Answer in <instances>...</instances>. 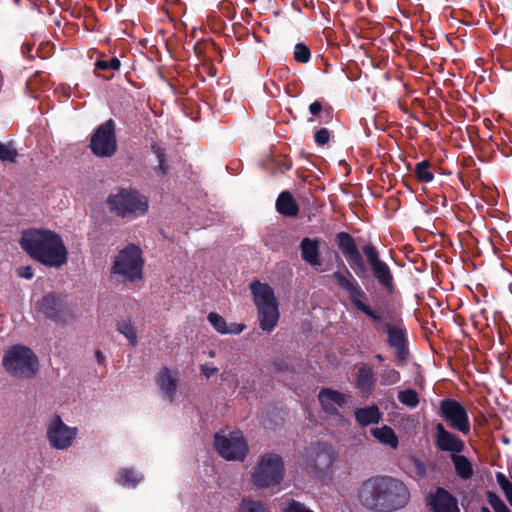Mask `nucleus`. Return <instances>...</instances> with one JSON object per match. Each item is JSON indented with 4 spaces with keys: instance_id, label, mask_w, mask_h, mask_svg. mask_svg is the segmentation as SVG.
<instances>
[{
    "instance_id": "a878e982",
    "label": "nucleus",
    "mask_w": 512,
    "mask_h": 512,
    "mask_svg": "<svg viewBox=\"0 0 512 512\" xmlns=\"http://www.w3.org/2000/svg\"><path fill=\"white\" fill-rule=\"evenodd\" d=\"M371 434L382 444L395 449L398 447V437L389 426H382L371 429Z\"/></svg>"
},
{
    "instance_id": "20e7f679",
    "label": "nucleus",
    "mask_w": 512,
    "mask_h": 512,
    "mask_svg": "<svg viewBox=\"0 0 512 512\" xmlns=\"http://www.w3.org/2000/svg\"><path fill=\"white\" fill-rule=\"evenodd\" d=\"M106 203L111 213L129 220L145 215L149 208L147 197L132 187L111 192Z\"/></svg>"
},
{
    "instance_id": "9d476101",
    "label": "nucleus",
    "mask_w": 512,
    "mask_h": 512,
    "mask_svg": "<svg viewBox=\"0 0 512 512\" xmlns=\"http://www.w3.org/2000/svg\"><path fill=\"white\" fill-rule=\"evenodd\" d=\"M440 416L448 426L464 435L470 432V421L466 409L454 399H444L439 406Z\"/></svg>"
},
{
    "instance_id": "603ef678",
    "label": "nucleus",
    "mask_w": 512,
    "mask_h": 512,
    "mask_svg": "<svg viewBox=\"0 0 512 512\" xmlns=\"http://www.w3.org/2000/svg\"><path fill=\"white\" fill-rule=\"evenodd\" d=\"M376 359H378L379 361H383V357L380 354L376 355Z\"/></svg>"
},
{
    "instance_id": "f3484780",
    "label": "nucleus",
    "mask_w": 512,
    "mask_h": 512,
    "mask_svg": "<svg viewBox=\"0 0 512 512\" xmlns=\"http://www.w3.org/2000/svg\"><path fill=\"white\" fill-rule=\"evenodd\" d=\"M40 310L51 319L61 320L68 311V305L62 297L48 294L43 297Z\"/></svg>"
},
{
    "instance_id": "39448f33",
    "label": "nucleus",
    "mask_w": 512,
    "mask_h": 512,
    "mask_svg": "<svg viewBox=\"0 0 512 512\" xmlns=\"http://www.w3.org/2000/svg\"><path fill=\"white\" fill-rule=\"evenodd\" d=\"M2 364L10 375L23 379L33 377L39 368L35 353L23 345L10 347L3 356Z\"/></svg>"
},
{
    "instance_id": "7c9ffc66",
    "label": "nucleus",
    "mask_w": 512,
    "mask_h": 512,
    "mask_svg": "<svg viewBox=\"0 0 512 512\" xmlns=\"http://www.w3.org/2000/svg\"><path fill=\"white\" fill-rule=\"evenodd\" d=\"M116 329L128 340L131 346L134 347L138 344L137 331L130 319L118 321Z\"/></svg>"
},
{
    "instance_id": "dca6fc26",
    "label": "nucleus",
    "mask_w": 512,
    "mask_h": 512,
    "mask_svg": "<svg viewBox=\"0 0 512 512\" xmlns=\"http://www.w3.org/2000/svg\"><path fill=\"white\" fill-rule=\"evenodd\" d=\"M156 383L162 396L170 402H174L177 393L178 375L168 368L161 369L156 376Z\"/></svg>"
},
{
    "instance_id": "e433bc0d",
    "label": "nucleus",
    "mask_w": 512,
    "mask_h": 512,
    "mask_svg": "<svg viewBox=\"0 0 512 512\" xmlns=\"http://www.w3.org/2000/svg\"><path fill=\"white\" fill-rule=\"evenodd\" d=\"M415 172L417 178L421 182H431L434 178L430 171V163L428 161H422L416 165Z\"/></svg>"
},
{
    "instance_id": "09e8293b",
    "label": "nucleus",
    "mask_w": 512,
    "mask_h": 512,
    "mask_svg": "<svg viewBox=\"0 0 512 512\" xmlns=\"http://www.w3.org/2000/svg\"><path fill=\"white\" fill-rule=\"evenodd\" d=\"M321 109H322V105H321V103H320V102H318V101L313 102V103H312V104H310V106H309V111H310V113H311V114H313V115H317V114H319V113H320V111H321Z\"/></svg>"
},
{
    "instance_id": "cd10ccee",
    "label": "nucleus",
    "mask_w": 512,
    "mask_h": 512,
    "mask_svg": "<svg viewBox=\"0 0 512 512\" xmlns=\"http://www.w3.org/2000/svg\"><path fill=\"white\" fill-rule=\"evenodd\" d=\"M355 417L360 425L368 426L370 424L377 423L381 418V414L378 407L373 405L370 407L357 409L355 411Z\"/></svg>"
},
{
    "instance_id": "6e6552de",
    "label": "nucleus",
    "mask_w": 512,
    "mask_h": 512,
    "mask_svg": "<svg viewBox=\"0 0 512 512\" xmlns=\"http://www.w3.org/2000/svg\"><path fill=\"white\" fill-rule=\"evenodd\" d=\"M46 436L52 448L67 450L76 441L78 428L67 425L59 415H55L47 424Z\"/></svg>"
},
{
    "instance_id": "ddd939ff",
    "label": "nucleus",
    "mask_w": 512,
    "mask_h": 512,
    "mask_svg": "<svg viewBox=\"0 0 512 512\" xmlns=\"http://www.w3.org/2000/svg\"><path fill=\"white\" fill-rule=\"evenodd\" d=\"M434 443L436 448L450 455L460 454L465 449V443L457 435L445 428L442 423L435 426Z\"/></svg>"
},
{
    "instance_id": "3c124183",
    "label": "nucleus",
    "mask_w": 512,
    "mask_h": 512,
    "mask_svg": "<svg viewBox=\"0 0 512 512\" xmlns=\"http://www.w3.org/2000/svg\"><path fill=\"white\" fill-rule=\"evenodd\" d=\"M496 512H510V510L508 509V507L506 506V504L501 507L499 510H497Z\"/></svg>"
},
{
    "instance_id": "72a5a7b5",
    "label": "nucleus",
    "mask_w": 512,
    "mask_h": 512,
    "mask_svg": "<svg viewBox=\"0 0 512 512\" xmlns=\"http://www.w3.org/2000/svg\"><path fill=\"white\" fill-rule=\"evenodd\" d=\"M398 400L410 408L416 407L419 403L418 394L412 389L399 391Z\"/></svg>"
},
{
    "instance_id": "5fc2aeb1",
    "label": "nucleus",
    "mask_w": 512,
    "mask_h": 512,
    "mask_svg": "<svg viewBox=\"0 0 512 512\" xmlns=\"http://www.w3.org/2000/svg\"><path fill=\"white\" fill-rule=\"evenodd\" d=\"M209 355H210L211 357H214V356H215V353H214L213 351H211V352L209 353Z\"/></svg>"
},
{
    "instance_id": "f03ea898",
    "label": "nucleus",
    "mask_w": 512,
    "mask_h": 512,
    "mask_svg": "<svg viewBox=\"0 0 512 512\" xmlns=\"http://www.w3.org/2000/svg\"><path fill=\"white\" fill-rule=\"evenodd\" d=\"M20 244L31 258L45 266L60 268L68 261L67 247L62 237L55 231L45 228L25 230Z\"/></svg>"
},
{
    "instance_id": "4be33fe9",
    "label": "nucleus",
    "mask_w": 512,
    "mask_h": 512,
    "mask_svg": "<svg viewBox=\"0 0 512 512\" xmlns=\"http://www.w3.org/2000/svg\"><path fill=\"white\" fill-rule=\"evenodd\" d=\"M209 323L220 334H240L245 325L240 323L227 324L225 319L216 312H210L207 316Z\"/></svg>"
},
{
    "instance_id": "864d4df0",
    "label": "nucleus",
    "mask_w": 512,
    "mask_h": 512,
    "mask_svg": "<svg viewBox=\"0 0 512 512\" xmlns=\"http://www.w3.org/2000/svg\"><path fill=\"white\" fill-rule=\"evenodd\" d=\"M481 512H491V511H490L488 508L483 507V508L481 509Z\"/></svg>"
},
{
    "instance_id": "412c9836",
    "label": "nucleus",
    "mask_w": 512,
    "mask_h": 512,
    "mask_svg": "<svg viewBox=\"0 0 512 512\" xmlns=\"http://www.w3.org/2000/svg\"><path fill=\"white\" fill-rule=\"evenodd\" d=\"M256 308L277 302L274 290L268 284L254 281L250 285Z\"/></svg>"
},
{
    "instance_id": "49530a36",
    "label": "nucleus",
    "mask_w": 512,
    "mask_h": 512,
    "mask_svg": "<svg viewBox=\"0 0 512 512\" xmlns=\"http://www.w3.org/2000/svg\"><path fill=\"white\" fill-rule=\"evenodd\" d=\"M314 138H315V141L318 144L324 145V144H326L329 141L330 133H329L328 129L321 128L320 130H318L315 133V137Z\"/></svg>"
},
{
    "instance_id": "58836bf2",
    "label": "nucleus",
    "mask_w": 512,
    "mask_h": 512,
    "mask_svg": "<svg viewBox=\"0 0 512 512\" xmlns=\"http://www.w3.org/2000/svg\"><path fill=\"white\" fill-rule=\"evenodd\" d=\"M283 512H314L312 509L307 507L304 503L294 499L287 501L283 508Z\"/></svg>"
},
{
    "instance_id": "8fccbe9b",
    "label": "nucleus",
    "mask_w": 512,
    "mask_h": 512,
    "mask_svg": "<svg viewBox=\"0 0 512 512\" xmlns=\"http://www.w3.org/2000/svg\"><path fill=\"white\" fill-rule=\"evenodd\" d=\"M96 358L98 360L99 363H102L105 359L103 353L101 351H97L96 352Z\"/></svg>"
},
{
    "instance_id": "a211bd4d",
    "label": "nucleus",
    "mask_w": 512,
    "mask_h": 512,
    "mask_svg": "<svg viewBox=\"0 0 512 512\" xmlns=\"http://www.w3.org/2000/svg\"><path fill=\"white\" fill-rule=\"evenodd\" d=\"M388 334V344L395 349L399 359L403 358L405 352V333L401 324L386 323L378 327Z\"/></svg>"
},
{
    "instance_id": "f704fd0d",
    "label": "nucleus",
    "mask_w": 512,
    "mask_h": 512,
    "mask_svg": "<svg viewBox=\"0 0 512 512\" xmlns=\"http://www.w3.org/2000/svg\"><path fill=\"white\" fill-rule=\"evenodd\" d=\"M18 153L12 143H3L0 141V161L15 162Z\"/></svg>"
},
{
    "instance_id": "9b49d317",
    "label": "nucleus",
    "mask_w": 512,
    "mask_h": 512,
    "mask_svg": "<svg viewBox=\"0 0 512 512\" xmlns=\"http://www.w3.org/2000/svg\"><path fill=\"white\" fill-rule=\"evenodd\" d=\"M318 400L326 417H332L338 423L343 421L341 410L348 404L349 396L347 394L330 388H322L319 391Z\"/></svg>"
},
{
    "instance_id": "aec40b11",
    "label": "nucleus",
    "mask_w": 512,
    "mask_h": 512,
    "mask_svg": "<svg viewBox=\"0 0 512 512\" xmlns=\"http://www.w3.org/2000/svg\"><path fill=\"white\" fill-rule=\"evenodd\" d=\"M260 328L265 332H271L277 326L280 312L278 301L257 308Z\"/></svg>"
},
{
    "instance_id": "f257e3e1",
    "label": "nucleus",
    "mask_w": 512,
    "mask_h": 512,
    "mask_svg": "<svg viewBox=\"0 0 512 512\" xmlns=\"http://www.w3.org/2000/svg\"><path fill=\"white\" fill-rule=\"evenodd\" d=\"M409 497L410 493L402 481L386 476L366 480L359 490L361 504L379 512H392L403 508Z\"/></svg>"
},
{
    "instance_id": "f8f14e48",
    "label": "nucleus",
    "mask_w": 512,
    "mask_h": 512,
    "mask_svg": "<svg viewBox=\"0 0 512 512\" xmlns=\"http://www.w3.org/2000/svg\"><path fill=\"white\" fill-rule=\"evenodd\" d=\"M363 253L378 283L391 289L393 285L392 273L389 266L379 258V253L376 248L372 244H367L363 247Z\"/></svg>"
},
{
    "instance_id": "5701e85b",
    "label": "nucleus",
    "mask_w": 512,
    "mask_h": 512,
    "mask_svg": "<svg viewBox=\"0 0 512 512\" xmlns=\"http://www.w3.org/2000/svg\"><path fill=\"white\" fill-rule=\"evenodd\" d=\"M320 241L318 239L304 238L301 241L300 249L302 259L311 266L320 265Z\"/></svg>"
},
{
    "instance_id": "c03bdc74",
    "label": "nucleus",
    "mask_w": 512,
    "mask_h": 512,
    "mask_svg": "<svg viewBox=\"0 0 512 512\" xmlns=\"http://www.w3.org/2000/svg\"><path fill=\"white\" fill-rule=\"evenodd\" d=\"M487 500L495 512L505 505L500 497L493 492L487 493Z\"/></svg>"
},
{
    "instance_id": "473e14b6",
    "label": "nucleus",
    "mask_w": 512,
    "mask_h": 512,
    "mask_svg": "<svg viewBox=\"0 0 512 512\" xmlns=\"http://www.w3.org/2000/svg\"><path fill=\"white\" fill-rule=\"evenodd\" d=\"M334 278L337 282V284L343 288L348 293L352 292L354 289H356L359 285L356 283L354 278L351 274L348 273V276H345L344 274L340 272L334 273Z\"/></svg>"
},
{
    "instance_id": "4c0bfd02",
    "label": "nucleus",
    "mask_w": 512,
    "mask_h": 512,
    "mask_svg": "<svg viewBox=\"0 0 512 512\" xmlns=\"http://www.w3.org/2000/svg\"><path fill=\"white\" fill-rule=\"evenodd\" d=\"M381 384L393 385L400 380V373L392 368H385L381 375Z\"/></svg>"
},
{
    "instance_id": "2eb2a0df",
    "label": "nucleus",
    "mask_w": 512,
    "mask_h": 512,
    "mask_svg": "<svg viewBox=\"0 0 512 512\" xmlns=\"http://www.w3.org/2000/svg\"><path fill=\"white\" fill-rule=\"evenodd\" d=\"M427 505L433 512H460L457 500L443 488L429 493Z\"/></svg>"
},
{
    "instance_id": "ea45409f",
    "label": "nucleus",
    "mask_w": 512,
    "mask_h": 512,
    "mask_svg": "<svg viewBox=\"0 0 512 512\" xmlns=\"http://www.w3.org/2000/svg\"><path fill=\"white\" fill-rule=\"evenodd\" d=\"M294 58L301 63L308 62L310 59L309 48L303 43L296 44L294 49Z\"/></svg>"
},
{
    "instance_id": "393cba45",
    "label": "nucleus",
    "mask_w": 512,
    "mask_h": 512,
    "mask_svg": "<svg viewBox=\"0 0 512 512\" xmlns=\"http://www.w3.org/2000/svg\"><path fill=\"white\" fill-rule=\"evenodd\" d=\"M277 211L285 216L293 217L299 212L298 205L288 191L282 192L276 200Z\"/></svg>"
},
{
    "instance_id": "de8ad7c7",
    "label": "nucleus",
    "mask_w": 512,
    "mask_h": 512,
    "mask_svg": "<svg viewBox=\"0 0 512 512\" xmlns=\"http://www.w3.org/2000/svg\"><path fill=\"white\" fill-rule=\"evenodd\" d=\"M17 273L21 278L31 279L33 277V271L30 266L20 267Z\"/></svg>"
},
{
    "instance_id": "4468645a",
    "label": "nucleus",
    "mask_w": 512,
    "mask_h": 512,
    "mask_svg": "<svg viewBox=\"0 0 512 512\" xmlns=\"http://www.w3.org/2000/svg\"><path fill=\"white\" fill-rule=\"evenodd\" d=\"M339 249L345 256L351 267L358 273L364 272L365 266L360 252L358 251L353 238L345 232L337 235Z\"/></svg>"
},
{
    "instance_id": "37998d69",
    "label": "nucleus",
    "mask_w": 512,
    "mask_h": 512,
    "mask_svg": "<svg viewBox=\"0 0 512 512\" xmlns=\"http://www.w3.org/2000/svg\"><path fill=\"white\" fill-rule=\"evenodd\" d=\"M156 156H157V159L159 162V165L157 168V174L160 176H164L168 172V166L166 165V162H165V155L160 148H158L156 150Z\"/></svg>"
},
{
    "instance_id": "a18cd8bd",
    "label": "nucleus",
    "mask_w": 512,
    "mask_h": 512,
    "mask_svg": "<svg viewBox=\"0 0 512 512\" xmlns=\"http://www.w3.org/2000/svg\"><path fill=\"white\" fill-rule=\"evenodd\" d=\"M218 372V368L211 363H205L200 366V373L206 379H209Z\"/></svg>"
},
{
    "instance_id": "c85d7f7f",
    "label": "nucleus",
    "mask_w": 512,
    "mask_h": 512,
    "mask_svg": "<svg viewBox=\"0 0 512 512\" xmlns=\"http://www.w3.org/2000/svg\"><path fill=\"white\" fill-rule=\"evenodd\" d=\"M451 460L454 464L455 470L457 474L462 479H469L473 475V468L471 462L467 457L460 454H455L451 456Z\"/></svg>"
},
{
    "instance_id": "2f4dec72",
    "label": "nucleus",
    "mask_w": 512,
    "mask_h": 512,
    "mask_svg": "<svg viewBox=\"0 0 512 512\" xmlns=\"http://www.w3.org/2000/svg\"><path fill=\"white\" fill-rule=\"evenodd\" d=\"M238 512H270V510L262 501L243 499L239 504Z\"/></svg>"
},
{
    "instance_id": "c756f323",
    "label": "nucleus",
    "mask_w": 512,
    "mask_h": 512,
    "mask_svg": "<svg viewBox=\"0 0 512 512\" xmlns=\"http://www.w3.org/2000/svg\"><path fill=\"white\" fill-rule=\"evenodd\" d=\"M142 479L143 476L132 469H123L116 476V482L127 488L135 487Z\"/></svg>"
},
{
    "instance_id": "6ab92c4d",
    "label": "nucleus",
    "mask_w": 512,
    "mask_h": 512,
    "mask_svg": "<svg viewBox=\"0 0 512 512\" xmlns=\"http://www.w3.org/2000/svg\"><path fill=\"white\" fill-rule=\"evenodd\" d=\"M306 457L309 461L313 462L315 466L325 468L333 461V451L327 444L316 443L312 444L306 450Z\"/></svg>"
},
{
    "instance_id": "79ce46f5",
    "label": "nucleus",
    "mask_w": 512,
    "mask_h": 512,
    "mask_svg": "<svg viewBox=\"0 0 512 512\" xmlns=\"http://www.w3.org/2000/svg\"><path fill=\"white\" fill-rule=\"evenodd\" d=\"M96 67L98 69H102V70H106V69L118 70L120 67V61L117 58H112L108 61L100 60L96 63Z\"/></svg>"
},
{
    "instance_id": "0eeeda50",
    "label": "nucleus",
    "mask_w": 512,
    "mask_h": 512,
    "mask_svg": "<svg viewBox=\"0 0 512 512\" xmlns=\"http://www.w3.org/2000/svg\"><path fill=\"white\" fill-rule=\"evenodd\" d=\"M213 446L217 454L227 461H243L249 446L240 430H222L214 435Z\"/></svg>"
},
{
    "instance_id": "c9c22d12",
    "label": "nucleus",
    "mask_w": 512,
    "mask_h": 512,
    "mask_svg": "<svg viewBox=\"0 0 512 512\" xmlns=\"http://www.w3.org/2000/svg\"><path fill=\"white\" fill-rule=\"evenodd\" d=\"M496 481L503 491L506 500L512 507V483L509 479L501 472L496 473Z\"/></svg>"
},
{
    "instance_id": "7ed1b4c3",
    "label": "nucleus",
    "mask_w": 512,
    "mask_h": 512,
    "mask_svg": "<svg viewBox=\"0 0 512 512\" xmlns=\"http://www.w3.org/2000/svg\"><path fill=\"white\" fill-rule=\"evenodd\" d=\"M143 251L140 246L129 243L112 258L110 276L118 282L136 283L143 279Z\"/></svg>"
},
{
    "instance_id": "423d86ee",
    "label": "nucleus",
    "mask_w": 512,
    "mask_h": 512,
    "mask_svg": "<svg viewBox=\"0 0 512 512\" xmlns=\"http://www.w3.org/2000/svg\"><path fill=\"white\" fill-rule=\"evenodd\" d=\"M285 475L282 457L275 453L260 456L251 475L252 483L258 488L280 485Z\"/></svg>"
},
{
    "instance_id": "bb28decb",
    "label": "nucleus",
    "mask_w": 512,
    "mask_h": 512,
    "mask_svg": "<svg viewBox=\"0 0 512 512\" xmlns=\"http://www.w3.org/2000/svg\"><path fill=\"white\" fill-rule=\"evenodd\" d=\"M374 386L373 372L370 367L363 366L357 372V387L362 395L367 397L370 395Z\"/></svg>"
},
{
    "instance_id": "1a4fd4ad",
    "label": "nucleus",
    "mask_w": 512,
    "mask_h": 512,
    "mask_svg": "<svg viewBox=\"0 0 512 512\" xmlns=\"http://www.w3.org/2000/svg\"><path fill=\"white\" fill-rule=\"evenodd\" d=\"M90 148L97 157H111L117 151L115 123L108 120L99 125L90 139Z\"/></svg>"
},
{
    "instance_id": "a19ab883",
    "label": "nucleus",
    "mask_w": 512,
    "mask_h": 512,
    "mask_svg": "<svg viewBox=\"0 0 512 512\" xmlns=\"http://www.w3.org/2000/svg\"><path fill=\"white\" fill-rule=\"evenodd\" d=\"M410 467L413 468V471L415 474L419 477H423L426 473V466L425 464L417 459L416 457H410L409 458Z\"/></svg>"
},
{
    "instance_id": "b1692460",
    "label": "nucleus",
    "mask_w": 512,
    "mask_h": 512,
    "mask_svg": "<svg viewBox=\"0 0 512 512\" xmlns=\"http://www.w3.org/2000/svg\"><path fill=\"white\" fill-rule=\"evenodd\" d=\"M349 298L352 304L361 312L369 316L377 324H381V317L378 313L373 311L368 305H366V295L364 291L358 286L352 292L349 293Z\"/></svg>"
}]
</instances>
